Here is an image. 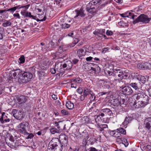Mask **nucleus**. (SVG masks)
I'll list each match as a JSON object with an SVG mask.
<instances>
[{"label": "nucleus", "mask_w": 151, "mask_h": 151, "mask_svg": "<svg viewBox=\"0 0 151 151\" xmlns=\"http://www.w3.org/2000/svg\"><path fill=\"white\" fill-rule=\"evenodd\" d=\"M59 143L58 138L52 139L48 146L47 151H62L63 145H61V148H60L58 145Z\"/></svg>", "instance_id": "obj_1"}, {"label": "nucleus", "mask_w": 151, "mask_h": 151, "mask_svg": "<svg viewBox=\"0 0 151 151\" xmlns=\"http://www.w3.org/2000/svg\"><path fill=\"white\" fill-rule=\"evenodd\" d=\"M32 73L29 72H24L21 73L19 76V82L20 83H26L29 82L33 77Z\"/></svg>", "instance_id": "obj_2"}, {"label": "nucleus", "mask_w": 151, "mask_h": 151, "mask_svg": "<svg viewBox=\"0 0 151 151\" xmlns=\"http://www.w3.org/2000/svg\"><path fill=\"white\" fill-rule=\"evenodd\" d=\"M68 50L67 47L64 44L60 45L56 52V55L59 58H64L66 57L67 54L66 51Z\"/></svg>", "instance_id": "obj_3"}, {"label": "nucleus", "mask_w": 151, "mask_h": 151, "mask_svg": "<svg viewBox=\"0 0 151 151\" xmlns=\"http://www.w3.org/2000/svg\"><path fill=\"white\" fill-rule=\"evenodd\" d=\"M29 124L27 122H23L18 126V131L20 133L24 135L28 134V133L27 131L28 129Z\"/></svg>", "instance_id": "obj_4"}, {"label": "nucleus", "mask_w": 151, "mask_h": 151, "mask_svg": "<svg viewBox=\"0 0 151 151\" xmlns=\"http://www.w3.org/2000/svg\"><path fill=\"white\" fill-rule=\"evenodd\" d=\"M150 20L151 18H148L147 15L142 14L134 20L133 23L135 24L139 22H142L143 23L146 24L148 23Z\"/></svg>", "instance_id": "obj_5"}, {"label": "nucleus", "mask_w": 151, "mask_h": 151, "mask_svg": "<svg viewBox=\"0 0 151 151\" xmlns=\"http://www.w3.org/2000/svg\"><path fill=\"white\" fill-rule=\"evenodd\" d=\"M108 73L110 75H113L115 78V81L118 80H121L122 75V71L119 69H113V73L108 72Z\"/></svg>", "instance_id": "obj_6"}, {"label": "nucleus", "mask_w": 151, "mask_h": 151, "mask_svg": "<svg viewBox=\"0 0 151 151\" xmlns=\"http://www.w3.org/2000/svg\"><path fill=\"white\" fill-rule=\"evenodd\" d=\"M12 112L14 116L17 120H21L24 118V112L22 111L14 109Z\"/></svg>", "instance_id": "obj_7"}, {"label": "nucleus", "mask_w": 151, "mask_h": 151, "mask_svg": "<svg viewBox=\"0 0 151 151\" xmlns=\"http://www.w3.org/2000/svg\"><path fill=\"white\" fill-rule=\"evenodd\" d=\"M138 68L140 69L143 70L150 69L151 68L150 63L148 62L139 63L137 65Z\"/></svg>", "instance_id": "obj_8"}, {"label": "nucleus", "mask_w": 151, "mask_h": 151, "mask_svg": "<svg viewBox=\"0 0 151 151\" xmlns=\"http://www.w3.org/2000/svg\"><path fill=\"white\" fill-rule=\"evenodd\" d=\"M93 34L97 38L101 37L104 36V38L106 37L105 34V29H100L96 30L93 32Z\"/></svg>", "instance_id": "obj_9"}, {"label": "nucleus", "mask_w": 151, "mask_h": 151, "mask_svg": "<svg viewBox=\"0 0 151 151\" xmlns=\"http://www.w3.org/2000/svg\"><path fill=\"white\" fill-rule=\"evenodd\" d=\"M55 65V68L57 70V71L59 72L57 74L59 76H62L64 73V71L62 68L61 63L60 62L56 63Z\"/></svg>", "instance_id": "obj_10"}, {"label": "nucleus", "mask_w": 151, "mask_h": 151, "mask_svg": "<svg viewBox=\"0 0 151 151\" xmlns=\"http://www.w3.org/2000/svg\"><path fill=\"white\" fill-rule=\"evenodd\" d=\"M137 100H140L143 101H148L149 97L143 92L138 93L136 97Z\"/></svg>", "instance_id": "obj_11"}, {"label": "nucleus", "mask_w": 151, "mask_h": 151, "mask_svg": "<svg viewBox=\"0 0 151 151\" xmlns=\"http://www.w3.org/2000/svg\"><path fill=\"white\" fill-rule=\"evenodd\" d=\"M22 72V71L19 69H18L15 70H12L10 71L9 74V76L11 78H14L17 75H19V76Z\"/></svg>", "instance_id": "obj_12"}, {"label": "nucleus", "mask_w": 151, "mask_h": 151, "mask_svg": "<svg viewBox=\"0 0 151 151\" xmlns=\"http://www.w3.org/2000/svg\"><path fill=\"white\" fill-rule=\"evenodd\" d=\"M148 101H140L136 102H134L133 105L135 106V107L139 108L145 106L148 104Z\"/></svg>", "instance_id": "obj_13"}, {"label": "nucleus", "mask_w": 151, "mask_h": 151, "mask_svg": "<svg viewBox=\"0 0 151 151\" xmlns=\"http://www.w3.org/2000/svg\"><path fill=\"white\" fill-rule=\"evenodd\" d=\"M122 91L123 94L129 95L132 94L133 91L132 88L129 86H125L122 88Z\"/></svg>", "instance_id": "obj_14"}, {"label": "nucleus", "mask_w": 151, "mask_h": 151, "mask_svg": "<svg viewBox=\"0 0 151 151\" xmlns=\"http://www.w3.org/2000/svg\"><path fill=\"white\" fill-rule=\"evenodd\" d=\"M91 91L90 89L86 88H85L83 90V94L80 97V99L81 101L84 100L87 96L89 94L91 93Z\"/></svg>", "instance_id": "obj_15"}, {"label": "nucleus", "mask_w": 151, "mask_h": 151, "mask_svg": "<svg viewBox=\"0 0 151 151\" xmlns=\"http://www.w3.org/2000/svg\"><path fill=\"white\" fill-rule=\"evenodd\" d=\"M145 127L151 131V117L147 118L145 121Z\"/></svg>", "instance_id": "obj_16"}, {"label": "nucleus", "mask_w": 151, "mask_h": 151, "mask_svg": "<svg viewBox=\"0 0 151 151\" xmlns=\"http://www.w3.org/2000/svg\"><path fill=\"white\" fill-rule=\"evenodd\" d=\"M55 126L57 127L58 130L60 131H62L65 129V125L62 122H55Z\"/></svg>", "instance_id": "obj_17"}, {"label": "nucleus", "mask_w": 151, "mask_h": 151, "mask_svg": "<svg viewBox=\"0 0 151 151\" xmlns=\"http://www.w3.org/2000/svg\"><path fill=\"white\" fill-rule=\"evenodd\" d=\"M75 12H76V15L75 17V18L79 16L81 17H84L86 15V14L84 13V11L82 8H81L79 10H76Z\"/></svg>", "instance_id": "obj_18"}, {"label": "nucleus", "mask_w": 151, "mask_h": 151, "mask_svg": "<svg viewBox=\"0 0 151 151\" xmlns=\"http://www.w3.org/2000/svg\"><path fill=\"white\" fill-rule=\"evenodd\" d=\"M27 100V97L22 95H20L17 98V101L19 104H22L25 103Z\"/></svg>", "instance_id": "obj_19"}, {"label": "nucleus", "mask_w": 151, "mask_h": 151, "mask_svg": "<svg viewBox=\"0 0 151 151\" xmlns=\"http://www.w3.org/2000/svg\"><path fill=\"white\" fill-rule=\"evenodd\" d=\"M35 10L36 12L39 15L40 14H43L44 12L42 11V9L44 11L45 10V8L44 6H39L36 7L35 8Z\"/></svg>", "instance_id": "obj_20"}, {"label": "nucleus", "mask_w": 151, "mask_h": 151, "mask_svg": "<svg viewBox=\"0 0 151 151\" xmlns=\"http://www.w3.org/2000/svg\"><path fill=\"white\" fill-rule=\"evenodd\" d=\"M116 81V84L117 87L122 88L124 87L125 83L121 80H118L115 81Z\"/></svg>", "instance_id": "obj_21"}, {"label": "nucleus", "mask_w": 151, "mask_h": 151, "mask_svg": "<svg viewBox=\"0 0 151 151\" xmlns=\"http://www.w3.org/2000/svg\"><path fill=\"white\" fill-rule=\"evenodd\" d=\"M110 102L111 105L115 106H118L119 105L121 104L119 100L115 99H111Z\"/></svg>", "instance_id": "obj_22"}, {"label": "nucleus", "mask_w": 151, "mask_h": 151, "mask_svg": "<svg viewBox=\"0 0 151 151\" xmlns=\"http://www.w3.org/2000/svg\"><path fill=\"white\" fill-rule=\"evenodd\" d=\"M101 111L104 113L105 115L106 116H110L112 114L111 111L109 109L107 108L102 109L101 110Z\"/></svg>", "instance_id": "obj_23"}, {"label": "nucleus", "mask_w": 151, "mask_h": 151, "mask_svg": "<svg viewBox=\"0 0 151 151\" xmlns=\"http://www.w3.org/2000/svg\"><path fill=\"white\" fill-rule=\"evenodd\" d=\"M86 9L89 13L92 14V16H91V17L96 13V10H92V9H91V7H86Z\"/></svg>", "instance_id": "obj_24"}, {"label": "nucleus", "mask_w": 151, "mask_h": 151, "mask_svg": "<svg viewBox=\"0 0 151 151\" xmlns=\"http://www.w3.org/2000/svg\"><path fill=\"white\" fill-rule=\"evenodd\" d=\"M97 125L99 130L100 132L103 131L105 128H106L108 127L107 125L106 124L99 125V124H98Z\"/></svg>", "instance_id": "obj_25"}, {"label": "nucleus", "mask_w": 151, "mask_h": 151, "mask_svg": "<svg viewBox=\"0 0 151 151\" xmlns=\"http://www.w3.org/2000/svg\"><path fill=\"white\" fill-rule=\"evenodd\" d=\"M65 105L67 108L69 109H72L74 106L73 103L70 101H67Z\"/></svg>", "instance_id": "obj_26"}, {"label": "nucleus", "mask_w": 151, "mask_h": 151, "mask_svg": "<svg viewBox=\"0 0 151 151\" xmlns=\"http://www.w3.org/2000/svg\"><path fill=\"white\" fill-rule=\"evenodd\" d=\"M5 113H3L2 114V117L0 118V121L2 123H4V122H9L10 121V119L9 118L5 119L4 117V116Z\"/></svg>", "instance_id": "obj_27"}, {"label": "nucleus", "mask_w": 151, "mask_h": 151, "mask_svg": "<svg viewBox=\"0 0 151 151\" xmlns=\"http://www.w3.org/2000/svg\"><path fill=\"white\" fill-rule=\"evenodd\" d=\"M101 0H93L91 1L88 4V6H91V5H95L101 1Z\"/></svg>", "instance_id": "obj_28"}, {"label": "nucleus", "mask_w": 151, "mask_h": 151, "mask_svg": "<svg viewBox=\"0 0 151 151\" xmlns=\"http://www.w3.org/2000/svg\"><path fill=\"white\" fill-rule=\"evenodd\" d=\"M82 79L79 77H77L75 78H73L72 80V82L74 83H80L82 82Z\"/></svg>", "instance_id": "obj_29"}, {"label": "nucleus", "mask_w": 151, "mask_h": 151, "mask_svg": "<svg viewBox=\"0 0 151 151\" xmlns=\"http://www.w3.org/2000/svg\"><path fill=\"white\" fill-rule=\"evenodd\" d=\"M78 53V56L80 57L84 56L86 55V51L82 49H80L77 51Z\"/></svg>", "instance_id": "obj_30"}, {"label": "nucleus", "mask_w": 151, "mask_h": 151, "mask_svg": "<svg viewBox=\"0 0 151 151\" xmlns=\"http://www.w3.org/2000/svg\"><path fill=\"white\" fill-rule=\"evenodd\" d=\"M63 139H62L63 141H62V144L63 145V146H66L68 142L67 138L65 135H63Z\"/></svg>", "instance_id": "obj_31"}, {"label": "nucleus", "mask_w": 151, "mask_h": 151, "mask_svg": "<svg viewBox=\"0 0 151 151\" xmlns=\"http://www.w3.org/2000/svg\"><path fill=\"white\" fill-rule=\"evenodd\" d=\"M11 24L12 23L9 21L5 20L3 21L2 25L4 27H6L10 26Z\"/></svg>", "instance_id": "obj_32"}, {"label": "nucleus", "mask_w": 151, "mask_h": 151, "mask_svg": "<svg viewBox=\"0 0 151 151\" xmlns=\"http://www.w3.org/2000/svg\"><path fill=\"white\" fill-rule=\"evenodd\" d=\"M50 132L51 134H53L55 133H59L60 132L59 130H58L55 128H51L50 129Z\"/></svg>", "instance_id": "obj_33"}, {"label": "nucleus", "mask_w": 151, "mask_h": 151, "mask_svg": "<svg viewBox=\"0 0 151 151\" xmlns=\"http://www.w3.org/2000/svg\"><path fill=\"white\" fill-rule=\"evenodd\" d=\"M129 85L133 88L135 90L139 89L137 83H132L130 84Z\"/></svg>", "instance_id": "obj_34"}, {"label": "nucleus", "mask_w": 151, "mask_h": 151, "mask_svg": "<svg viewBox=\"0 0 151 151\" xmlns=\"http://www.w3.org/2000/svg\"><path fill=\"white\" fill-rule=\"evenodd\" d=\"M117 130L119 132V133H121L123 134H126V130L122 128H119L117 129Z\"/></svg>", "instance_id": "obj_35"}, {"label": "nucleus", "mask_w": 151, "mask_h": 151, "mask_svg": "<svg viewBox=\"0 0 151 151\" xmlns=\"http://www.w3.org/2000/svg\"><path fill=\"white\" fill-rule=\"evenodd\" d=\"M4 32V28L2 27H0V40H2L3 38Z\"/></svg>", "instance_id": "obj_36"}, {"label": "nucleus", "mask_w": 151, "mask_h": 151, "mask_svg": "<svg viewBox=\"0 0 151 151\" xmlns=\"http://www.w3.org/2000/svg\"><path fill=\"white\" fill-rule=\"evenodd\" d=\"M25 58L24 55H22L19 58V63H23L24 62Z\"/></svg>", "instance_id": "obj_37"}, {"label": "nucleus", "mask_w": 151, "mask_h": 151, "mask_svg": "<svg viewBox=\"0 0 151 151\" xmlns=\"http://www.w3.org/2000/svg\"><path fill=\"white\" fill-rule=\"evenodd\" d=\"M122 139V143L124 144L126 147H127L129 143L127 142V139L123 138Z\"/></svg>", "instance_id": "obj_38"}, {"label": "nucleus", "mask_w": 151, "mask_h": 151, "mask_svg": "<svg viewBox=\"0 0 151 151\" xmlns=\"http://www.w3.org/2000/svg\"><path fill=\"white\" fill-rule=\"evenodd\" d=\"M85 151H100V150H98L94 147H91L88 149H85Z\"/></svg>", "instance_id": "obj_39"}, {"label": "nucleus", "mask_w": 151, "mask_h": 151, "mask_svg": "<svg viewBox=\"0 0 151 151\" xmlns=\"http://www.w3.org/2000/svg\"><path fill=\"white\" fill-rule=\"evenodd\" d=\"M48 47L49 49L54 47L55 45V43L52 41L48 43Z\"/></svg>", "instance_id": "obj_40"}, {"label": "nucleus", "mask_w": 151, "mask_h": 151, "mask_svg": "<svg viewBox=\"0 0 151 151\" xmlns=\"http://www.w3.org/2000/svg\"><path fill=\"white\" fill-rule=\"evenodd\" d=\"M27 17H29L31 18H32L33 19H35L36 17L35 16H33L31 14V13L30 12H27Z\"/></svg>", "instance_id": "obj_41"}, {"label": "nucleus", "mask_w": 151, "mask_h": 151, "mask_svg": "<svg viewBox=\"0 0 151 151\" xmlns=\"http://www.w3.org/2000/svg\"><path fill=\"white\" fill-rule=\"evenodd\" d=\"M91 93L90 94L91 95V96L90 97V99L91 101L94 100L95 99V97L94 96V94L91 91Z\"/></svg>", "instance_id": "obj_42"}, {"label": "nucleus", "mask_w": 151, "mask_h": 151, "mask_svg": "<svg viewBox=\"0 0 151 151\" xmlns=\"http://www.w3.org/2000/svg\"><path fill=\"white\" fill-rule=\"evenodd\" d=\"M121 135V134L120 133H119V131H116L115 130L114 137H120V135Z\"/></svg>", "instance_id": "obj_43"}, {"label": "nucleus", "mask_w": 151, "mask_h": 151, "mask_svg": "<svg viewBox=\"0 0 151 151\" xmlns=\"http://www.w3.org/2000/svg\"><path fill=\"white\" fill-rule=\"evenodd\" d=\"M61 112L62 114L64 115H68V112L64 109L61 110Z\"/></svg>", "instance_id": "obj_44"}, {"label": "nucleus", "mask_w": 151, "mask_h": 151, "mask_svg": "<svg viewBox=\"0 0 151 151\" xmlns=\"http://www.w3.org/2000/svg\"><path fill=\"white\" fill-rule=\"evenodd\" d=\"M15 11V10L14 7L6 10V11L10 12L12 14H13Z\"/></svg>", "instance_id": "obj_45"}, {"label": "nucleus", "mask_w": 151, "mask_h": 151, "mask_svg": "<svg viewBox=\"0 0 151 151\" xmlns=\"http://www.w3.org/2000/svg\"><path fill=\"white\" fill-rule=\"evenodd\" d=\"M28 134H27V135H28L27 137V139H31L32 138L34 137V135L32 133H29Z\"/></svg>", "instance_id": "obj_46"}, {"label": "nucleus", "mask_w": 151, "mask_h": 151, "mask_svg": "<svg viewBox=\"0 0 151 151\" xmlns=\"http://www.w3.org/2000/svg\"><path fill=\"white\" fill-rule=\"evenodd\" d=\"M129 124V122L127 120V117H126L123 123V125L124 126H126Z\"/></svg>", "instance_id": "obj_47"}, {"label": "nucleus", "mask_w": 151, "mask_h": 151, "mask_svg": "<svg viewBox=\"0 0 151 151\" xmlns=\"http://www.w3.org/2000/svg\"><path fill=\"white\" fill-rule=\"evenodd\" d=\"M28 12L25 11H22L21 12V14L24 17H27Z\"/></svg>", "instance_id": "obj_48"}, {"label": "nucleus", "mask_w": 151, "mask_h": 151, "mask_svg": "<svg viewBox=\"0 0 151 151\" xmlns=\"http://www.w3.org/2000/svg\"><path fill=\"white\" fill-rule=\"evenodd\" d=\"M77 91L79 94H81L83 92V91L82 88L80 87L77 90Z\"/></svg>", "instance_id": "obj_49"}, {"label": "nucleus", "mask_w": 151, "mask_h": 151, "mask_svg": "<svg viewBox=\"0 0 151 151\" xmlns=\"http://www.w3.org/2000/svg\"><path fill=\"white\" fill-rule=\"evenodd\" d=\"M62 26L64 28H67L70 27V24H68L65 23L63 24Z\"/></svg>", "instance_id": "obj_50"}, {"label": "nucleus", "mask_w": 151, "mask_h": 151, "mask_svg": "<svg viewBox=\"0 0 151 151\" xmlns=\"http://www.w3.org/2000/svg\"><path fill=\"white\" fill-rule=\"evenodd\" d=\"M91 69L89 68H85V69H86L87 70H92L93 71H94V73H96V68H93L92 67H90Z\"/></svg>", "instance_id": "obj_51"}, {"label": "nucleus", "mask_w": 151, "mask_h": 151, "mask_svg": "<svg viewBox=\"0 0 151 151\" xmlns=\"http://www.w3.org/2000/svg\"><path fill=\"white\" fill-rule=\"evenodd\" d=\"M72 61L74 64H76L78 62L79 60L76 58H74L72 60Z\"/></svg>", "instance_id": "obj_52"}, {"label": "nucleus", "mask_w": 151, "mask_h": 151, "mask_svg": "<svg viewBox=\"0 0 151 151\" xmlns=\"http://www.w3.org/2000/svg\"><path fill=\"white\" fill-rule=\"evenodd\" d=\"M79 41V39L78 38H77L76 39V40H74L73 42V43H74V45H72V46H74L76 43H78Z\"/></svg>", "instance_id": "obj_53"}, {"label": "nucleus", "mask_w": 151, "mask_h": 151, "mask_svg": "<svg viewBox=\"0 0 151 151\" xmlns=\"http://www.w3.org/2000/svg\"><path fill=\"white\" fill-rule=\"evenodd\" d=\"M106 34L107 35H111L113 34V32L111 31L108 30L106 32Z\"/></svg>", "instance_id": "obj_54"}, {"label": "nucleus", "mask_w": 151, "mask_h": 151, "mask_svg": "<svg viewBox=\"0 0 151 151\" xmlns=\"http://www.w3.org/2000/svg\"><path fill=\"white\" fill-rule=\"evenodd\" d=\"M101 71V68L99 66L96 68V73H98Z\"/></svg>", "instance_id": "obj_55"}, {"label": "nucleus", "mask_w": 151, "mask_h": 151, "mask_svg": "<svg viewBox=\"0 0 151 151\" xmlns=\"http://www.w3.org/2000/svg\"><path fill=\"white\" fill-rule=\"evenodd\" d=\"M128 13V12H127L125 13L121 14H120V15L122 17H127Z\"/></svg>", "instance_id": "obj_56"}, {"label": "nucleus", "mask_w": 151, "mask_h": 151, "mask_svg": "<svg viewBox=\"0 0 151 151\" xmlns=\"http://www.w3.org/2000/svg\"><path fill=\"white\" fill-rule=\"evenodd\" d=\"M56 69L55 68H52L50 69V72L51 73L53 74H54L56 72Z\"/></svg>", "instance_id": "obj_57"}, {"label": "nucleus", "mask_w": 151, "mask_h": 151, "mask_svg": "<svg viewBox=\"0 0 151 151\" xmlns=\"http://www.w3.org/2000/svg\"><path fill=\"white\" fill-rule=\"evenodd\" d=\"M118 24L120 26H124L125 25V23H124L123 21H120V22H118Z\"/></svg>", "instance_id": "obj_58"}, {"label": "nucleus", "mask_w": 151, "mask_h": 151, "mask_svg": "<svg viewBox=\"0 0 151 151\" xmlns=\"http://www.w3.org/2000/svg\"><path fill=\"white\" fill-rule=\"evenodd\" d=\"M147 40V41L149 42L150 46H151V37L148 36Z\"/></svg>", "instance_id": "obj_59"}, {"label": "nucleus", "mask_w": 151, "mask_h": 151, "mask_svg": "<svg viewBox=\"0 0 151 151\" xmlns=\"http://www.w3.org/2000/svg\"><path fill=\"white\" fill-rule=\"evenodd\" d=\"M140 80L143 83H145V78L144 76L140 78Z\"/></svg>", "instance_id": "obj_60"}, {"label": "nucleus", "mask_w": 151, "mask_h": 151, "mask_svg": "<svg viewBox=\"0 0 151 151\" xmlns=\"http://www.w3.org/2000/svg\"><path fill=\"white\" fill-rule=\"evenodd\" d=\"M13 16L14 17H17L18 19L20 18V17L19 16V14L17 13H15L13 14Z\"/></svg>", "instance_id": "obj_61"}, {"label": "nucleus", "mask_w": 151, "mask_h": 151, "mask_svg": "<svg viewBox=\"0 0 151 151\" xmlns=\"http://www.w3.org/2000/svg\"><path fill=\"white\" fill-rule=\"evenodd\" d=\"M93 58L91 57H87L86 58V60L87 61H90Z\"/></svg>", "instance_id": "obj_62"}, {"label": "nucleus", "mask_w": 151, "mask_h": 151, "mask_svg": "<svg viewBox=\"0 0 151 151\" xmlns=\"http://www.w3.org/2000/svg\"><path fill=\"white\" fill-rule=\"evenodd\" d=\"M145 148H147L150 151H151V146L149 145H147V146L144 147Z\"/></svg>", "instance_id": "obj_63"}, {"label": "nucleus", "mask_w": 151, "mask_h": 151, "mask_svg": "<svg viewBox=\"0 0 151 151\" xmlns=\"http://www.w3.org/2000/svg\"><path fill=\"white\" fill-rule=\"evenodd\" d=\"M148 92L149 95L150 96H151V86L148 89Z\"/></svg>", "instance_id": "obj_64"}]
</instances>
